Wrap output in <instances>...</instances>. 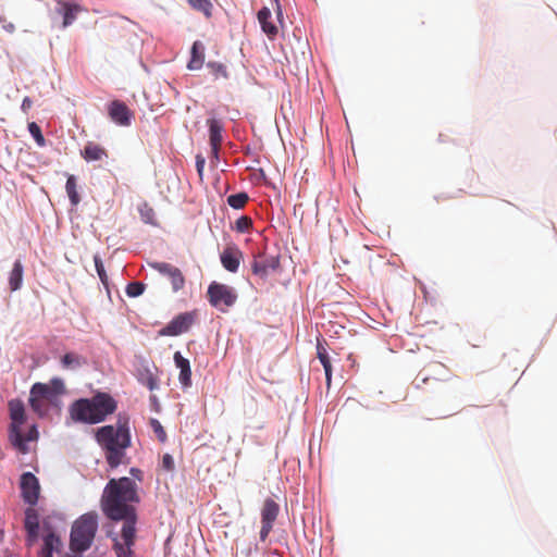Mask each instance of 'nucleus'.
<instances>
[{"instance_id": "obj_1", "label": "nucleus", "mask_w": 557, "mask_h": 557, "mask_svg": "<svg viewBox=\"0 0 557 557\" xmlns=\"http://www.w3.org/2000/svg\"><path fill=\"white\" fill-rule=\"evenodd\" d=\"M139 502L137 483L123 476L109 480L104 486L100 506L102 512L110 520L136 523L137 515L134 504Z\"/></svg>"}, {"instance_id": "obj_2", "label": "nucleus", "mask_w": 557, "mask_h": 557, "mask_svg": "<svg viewBox=\"0 0 557 557\" xmlns=\"http://www.w3.org/2000/svg\"><path fill=\"white\" fill-rule=\"evenodd\" d=\"M96 441L104 453L107 463L111 469L125 463L126 450L131 447L128 418L119 414L114 425H103L96 431Z\"/></svg>"}, {"instance_id": "obj_3", "label": "nucleus", "mask_w": 557, "mask_h": 557, "mask_svg": "<svg viewBox=\"0 0 557 557\" xmlns=\"http://www.w3.org/2000/svg\"><path fill=\"white\" fill-rule=\"evenodd\" d=\"M117 408L115 399L107 393H97L91 398H81L71 404L70 418L74 422L97 424L107 419Z\"/></svg>"}, {"instance_id": "obj_4", "label": "nucleus", "mask_w": 557, "mask_h": 557, "mask_svg": "<svg viewBox=\"0 0 557 557\" xmlns=\"http://www.w3.org/2000/svg\"><path fill=\"white\" fill-rule=\"evenodd\" d=\"M98 530V517L96 512H87L76 519L72 525L70 547L72 552L82 554L87 550Z\"/></svg>"}, {"instance_id": "obj_5", "label": "nucleus", "mask_w": 557, "mask_h": 557, "mask_svg": "<svg viewBox=\"0 0 557 557\" xmlns=\"http://www.w3.org/2000/svg\"><path fill=\"white\" fill-rule=\"evenodd\" d=\"M11 425H10V438L14 447L21 453L27 451L25 446L24 435L22 434V425L26 421L25 407L21 399H11L8 404Z\"/></svg>"}, {"instance_id": "obj_6", "label": "nucleus", "mask_w": 557, "mask_h": 557, "mask_svg": "<svg viewBox=\"0 0 557 557\" xmlns=\"http://www.w3.org/2000/svg\"><path fill=\"white\" fill-rule=\"evenodd\" d=\"M207 296L210 305L221 311H226L237 300V293L233 287L218 282L209 285Z\"/></svg>"}, {"instance_id": "obj_7", "label": "nucleus", "mask_w": 557, "mask_h": 557, "mask_svg": "<svg viewBox=\"0 0 557 557\" xmlns=\"http://www.w3.org/2000/svg\"><path fill=\"white\" fill-rule=\"evenodd\" d=\"M280 256L267 255L259 252L255 255L251 263L252 273L262 280H265L271 272H276L280 269Z\"/></svg>"}, {"instance_id": "obj_8", "label": "nucleus", "mask_w": 557, "mask_h": 557, "mask_svg": "<svg viewBox=\"0 0 557 557\" xmlns=\"http://www.w3.org/2000/svg\"><path fill=\"white\" fill-rule=\"evenodd\" d=\"M136 523L124 522L121 531L122 542L114 539L113 549L117 557H133L132 547L135 544Z\"/></svg>"}, {"instance_id": "obj_9", "label": "nucleus", "mask_w": 557, "mask_h": 557, "mask_svg": "<svg viewBox=\"0 0 557 557\" xmlns=\"http://www.w3.org/2000/svg\"><path fill=\"white\" fill-rule=\"evenodd\" d=\"M280 513V505L272 498H267L261 508L260 540L264 542L273 529Z\"/></svg>"}, {"instance_id": "obj_10", "label": "nucleus", "mask_w": 557, "mask_h": 557, "mask_svg": "<svg viewBox=\"0 0 557 557\" xmlns=\"http://www.w3.org/2000/svg\"><path fill=\"white\" fill-rule=\"evenodd\" d=\"M196 314L194 312H183L171 320L159 331L160 336H178L186 333L194 324Z\"/></svg>"}, {"instance_id": "obj_11", "label": "nucleus", "mask_w": 557, "mask_h": 557, "mask_svg": "<svg viewBox=\"0 0 557 557\" xmlns=\"http://www.w3.org/2000/svg\"><path fill=\"white\" fill-rule=\"evenodd\" d=\"M21 495L25 503L30 506L37 504L40 485L38 479L32 472H24L20 481Z\"/></svg>"}, {"instance_id": "obj_12", "label": "nucleus", "mask_w": 557, "mask_h": 557, "mask_svg": "<svg viewBox=\"0 0 557 557\" xmlns=\"http://www.w3.org/2000/svg\"><path fill=\"white\" fill-rule=\"evenodd\" d=\"M110 119L117 125L129 126L134 116L128 107L121 100H113L108 106Z\"/></svg>"}, {"instance_id": "obj_13", "label": "nucleus", "mask_w": 557, "mask_h": 557, "mask_svg": "<svg viewBox=\"0 0 557 557\" xmlns=\"http://www.w3.org/2000/svg\"><path fill=\"white\" fill-rule=\"evenodd\" d=\"M244 259L242 250L235 245H227L220 255V260L225 270L236 273Z\"/></svg>"}, {"instance_id": "obj_14", "label": "nucleus", "mask_w": 557, "mask_h": 557, "mask_svg": "<svg viewBox=\"0 0 557 557\" xmlns=\"http://www.w3.org/2000/svg\"><path fill=\"white\" fill-rule=\"evenodd\" d=\"M149 265L159 273L169 276L174 292H177L184 287L185 278L178 268L166 262H152L149 263Z\"/></svg>"}, {"instance_id": "obj_15", "label": "nucleus", "mask_w": 557, "mask_h": 557, "mask_svg": "<svg viewBox=\"0 0 557 557\" xmlns=\"http://www.w3.org/2000/svg\"><path fill=\"white\" fill-rule=\"evenodd\" d=\"M45 534L42 537L44 544L38 553V557H53V553H59L63 546L62 541L54 531L45 527Z\"/></svg>"}, {"instance_id": "obj_16", "label": "nucleus", "mask_w": 557, "mask_h": 557, "mask_svg": "<svg viewBox=\"0 0 557 557\" xmlns=\"http://www.w3.org/2000/svg\"><path fill=\"white\" fill-rule=\"evenodd\" d=\"M84 9L79 4L70 3L66 1L59 0L55 5V13L63 17L62 26L67 27L73 24L78 13L83 12Z\"/></svg>"}, {"instance_id": "obj_17", "label": "nucleus", "mask_w": 557, "mask_h": 557, "mask_svg": "<svg viewBox=\"0 0 557 557\" xmlns=\"http://www.w3.org/2000/svg\"><path fill=\"white\" fill-rule=\"evenodd\" d=\"M207 124L209 126V141L211 151L216 152V150H220L223 141L222 133L224 131V125L218 119H209Z\"/></svg>"}, {"instance_id": "obj_18", "label": "nucleus", "mask_w": 557, "mask_h": 557, "mask_svg": "<svg viewBox=\"0 0 557 557\" xmlns=\"http://www.w3.org/2000/svg\"><path fill=\"white\" fill-rule=\"evenodd\" d=\"M176 368L180 369L178 381L183 387L191 385V369L189 360L184 358L180 351L173 356Z\"/></svg>"}, {"instance_id": "obj_19", "label": "nucleus", "mask_w": 557, "mask_h": 557, "mask_svg": "<svg viewBox=\"0 0 557 557\" xmlns=\"http://www.w3.org/2000/svg\"><path fill=\"white\" fill-rule=\"evenodd\" d=\"M81 156L87 162L102 161L109 157L107 149L94 141H88L85 145Z\"/></svg>"}, {"instance_id": "obj_20", "label": "nucleus", "mask_w": 557, "mask_h": 557, "mask_svg": "<svg viewBox=\"0 0 557 557\" xmlns=\"http://www.w3.org/2000/svg\"><path fill=\"white\" fill-rule=\"evenodd\" d=\"M257 18L261 25L262 32L269 37V39H274L278 34V28L275 24H273L271 18V11L269 8H262L258 14Z\"/></svg>"}, {"instance_id": "obj_21", "label": "nucleus", "mask_w": 557, "mask_h": 557, "mask_svg": "<svg viewBox=\"0 0 557 557\" xmlns=\"http://www.w3.org/2000/svg\"><path fill=\"white\" fill-rule=\"evenodd\" d=\"M205 62V47L200 41H195L191 47L190 60L187 64L189 70H199Z\"/></svg>"}, {"instance_id": "obj_22", "label": "nucleus", "mask_w": 557, "mask_h": 557, "mask_svg": "<svg viewBox=\"0 0 557 557\" xmlns=\"http://www.w3.org/2000/svg\"><path fill=\"white\" fill-rule=\"evenodd\" d=\"M317 356L324 368L326 385L330 386L332 380V364L327 350L320 341H318L317 344Z\"/></svg>"}, {"instance_id": "obj_23", "label": "nucleus", "mask_w": 557, "mask_h": 557, "mask_svg": "<svg viewBox=\"0 0 557 557\" xmlns=\"http://www.w3.org/2000/svg\"><path fill=\"white\" fill-rule=\"evenodd\" d=\"M86 363V358L76 352H67L61 358V366L66 370H75Z\"/></svg>"}, {"instance_id": "obj_24", "label": "nucleus", "mask_w": 557, "mask_h": 557, "mask_svg": "<svg viewBox=\"0 0 557 557\" xmlns=\"http://www.w3.org/2000/svg\"><path fill=\"white\" fill-rule=\"evenodd\" d=\"M23 282V264L16 260L9 275V285L12 292L21 288Z\"/></svg>"}, {"instance_id": "obj_25", "label": "nucleus", "mask_w": 557, "mask_h": 557, "mask_svg": "<svg viewBox=\"0 0 557 557\" xmlns=\"http://www.w3.org/2000/svg\"><path fill=\"white\" fill-rule=\"evenodd\" d=\"M65 189L71 205L76 207L81 202V197L77 191V180L73 174L67 175Z\"/></svg>"}, {"instance_id": "obj_26", "label": "nucleus", "mask_w": 557, "mask_h": 557, "mask_svg": "<svg viewBox=\"0 0 557 557\" xmlns=\"http://www.w3.org/2000/svg\"><path fill=\"white\" fill-rule=\"evenodd\" d=\"M24 528L25 531L39 530V515L33 507L25 510Z\"/></svg>"}, {"instance_id": "obj_27", "label": "nucleus", "mask_w": 557, "mask_h": 557, "mask_svg": "<svg viewBox=\"0 0 557 557\" xmlns=\"http://www.w3.org/2000/svg\"><path fill=\"white\" fill-rule=\"evenodd\" d=\"M30 394L33 396L45 398V400L51 401L55 396L49 389V386L45 383H35L30 388Z\"/></svg>"}, {"instance_id": "obj_28", "label": "nucleus", "mask_w": 557, "mask_h": 557, "mask_svg": "<svg viewBox=\"0 0 557 557\" xmlns=\"http://www.w3.org/2000/svg\"><path fill=\"white\" fill-rule=\"evenodd\" d=\"M249 200V196L247 195V193H237V194H233V195H230L227 197V205L230 207H232L233 209H243L247 202Z\"/></svg>"}, {"instance_id": "obj_29", "label": "nucleus", "mask_w": 557, "mask_h": 557, "mask_svg": "<svg viewBox=\"0 0 557 557\" xmlns=\"http://www.w3.org/2000/svg\"><path fill=\"white\" fill-rule=\"evenodd\" d=\"M188 4L199 12H202L207 17L211 16L212 3L210 0H187Z\"/></svg>"}, {"instance_id": "obj_30", "label": "nucleus", "mask_w": 557, "mask_h": 557, "mask_svg": "<svg viewBox=\"0 0 557 557\" xmlns=\"http://www.w3.org/2000/svg\"><path fill=\"white\" fill-rule=\"evenodd\" d=\"M207 67L210 71L214 79L228 78L226 66L219 62H208Z\"/></svg>"}, {"instance_id": "obj_31", "label": "nucleus", "mask_w": 557, "mask_h": 557, "mask_svg": "<svg viewBox=\"0 0 557 557\" xmlns=\"http://www.w3.org/2000/svg\"><path fill=\"white\" fill-rule=\"evenodd\" d=\"M29 405L32 409L38 413L39 416H44L47 412V405L45 403V398L29 395Z\"/></svg>"}, {"instance_id": "obj_32", "label": "nucleus", "mask_w": 557, "mask_h": 557, "mask_svg": "<svg viewBox=\"0 0 557 557\" xmlns=\"http://www.w3.org/2000/svg\"><path fill=\"white\" fill-rule=\"evenodd\" d=\"M28 131L39 147H44L46 145L45 137H44L41 129L37 123H35V122L29 123Z\"/></svg>"}, {"instance_id": "obj_33", "label": "nucleus", "mask_w": 557, "mask_h": 557, "mask_svg": "<svg viewBox=\"0 0 557 557\" xmlns=\"http://www.w3.org/2000/svg\"><path fill=\"white\" fill-rule=\"evenodd\" d=\"M252 227V220L251 218L247 215H242L238 218L235 222V231L238 233H246L249 232Z\"/></svg>"}, {"instance_id": "obj_34", "label": "nucleus", "mask_w": 557, "mask_h": 557, "mask_svg": "<svg viewBox=\"0 0 557 557\" xmlns=\"http://www.w3.org/2000/svg\"><path fill=\"white\" fill-rule=\"evenodd\" d=\"M145 284L141 282H132L126 286V295L128 297H138L145 292Z\"/></svg>"}, {"instance_id": "obj_35", "label": "nucleus", "mask_w": 557, "mask_h": 557, "mask_svg": "<svg viewBox=\"0 0 557 557\" xmlns=\"http://www.w3.org/2000/svg\"><path fill=\"white\" fill-rule=\"evenodd\" d=\"M49 389L57 397L58 395H62L65 392L64 382L59 377H53L48 384Z\"/></svg>"}, {"instance_id": "obj_36", "label": "nucleus", "mask_w": 557, "mask_h": 557, "mask_svg": "<svg viewBox=\"0 0 557 557\" xmlns=\"http://www.w3.org/2000/svg\"><path fill=\"white\" fill-rule=\"evenodd\" d=\"M150 425H151V429L153 430L156 436L158 437V440L160 442L164 443L166 441V433H165V430L163 429V426L161 425V423L159 422V420L151 419Z\"/></svg>"}, {"instance_id": "obj_37", "label": "nucleus", "mask_w": 557, "mask_h": 557, "mask_svg": "<svg viewBox=\"0 0 557 557\" xmlns=\"http://www.w3.org/2000/svg\"><path fill=\"white\" fill-rule=\"evenodd\" d=\"M94 261H95V267H96L98 276H99L100 281L106 285L108 283V275L106 273L102 260L99 256L96 255L94 257Z\"/></svg>"}, {"instance_id": "obj_38", "label": "nucleus", "mask_w": 557, "mask_h": 557, "mask_svg": "<svg viewBox=\"0 0 557 557\" xmlns=\"http://www.w3.org/2000/svg\"><path fill=\"white\" fill-rule=\"evenodd\" d=\"M162 468L168 472H171L175 469V462H174V458L172 457V455H170V454L163 455Z\"/></svg>"}, {"instance_id": "obj_39", "label": "nucleus", "mask_w": 557, "mask_h": 557, "mask_svg": "<svg viewBox=\"0 0 557 557\" xmlns=\"http://www.w3.org/2000/svg\"><path fill=\"white\" fill-rule=\"evenodd\" d=\"M39 536V530H28L26 531V545L32 547L35 545Z\"/></svg>"}, {"instance_id": "obj_40", "label": "nucleus", "mask_w": 557, "mask_h": 557, "mask_svg": "<svg viewBox=\"0 0 557 557\" xmlns=\"http://www.w3.org/2000/svg\"><path fill=\"white\" fill-rule=\"evenodd\" d=\"M143 383L150 391H154L158 387V379L152 373H148V375L145 377V380H143Z\"/></svg>"}, {"instance_id": "obj_41", "label": "nucleus", "mask_w": 557, "mask_h": 557, "mask_svg": "<svg viewBox=\"0 0 557 557\" xmlns=\"http://www.w3.org/2000/svg\"><path fill=\"white\" fill-rule=\"evenodd\" d=\"M38 437V431L35 425H32L26 436H24L25 444L30 441H35Z\"/></svg>"}, {"instance_id": "obj_42", "label": "nucleus", "mask_w": 557, "mask_h": 557, "mask_svg": "<svg viewBox=\"0 0 557 557\" xmlns=\"http://www.w3.org/2000/svg\"><path fill=\"white\" fill-rule=\"evenodd\" d=\"M205 163H206L205 158L200 154H197L196 156V168H197V172L200 177L202 176V173H203Z\"/></svg>"}, {"instance_id": "obj_43", "label": "nucleus", "mask_w": 557, "mask_h": 557, "mask_svg": "<svg viewBox=\"0 0 557 557\" xmlns=\"http://www.w3.org/2000/svg\"><path fill=\"white\" fill-rule=\"evenodd\" d=\"M33 106V101L29 97H25L22 101V106H21V109L24 111V112H27Z\"/></svg>"}, {"instance_id": "obj_44", "label": "nucleus", "mask_w": 557, "mask_h": 557, "mask_svg": "<svg viewBox=\"0 0 557 557\" xmlns=\"http://www.w3.org/2000/svg\"><path fill=\"white\" fill-rule=\"evenodd\" d=\"M275 5H276V15H277V18L281 21L282 16H283V12H282V8H281V4H280V0H273Z\"/></svg>"}, {"instance_id": "obj_45", "label": "nucleus", "mask_w": 557, "mask_h": 557, "mask_svg": "<svg viewBox=\"0 0 557 557\" xmlns=\"http://www.w3.org/2000/svg\"><path fill=\"white\" fill-rule=\"evenodd\" d=\"M131 474L135 478H137L139 481L141 480V471L137 468L131 469Z\"/></svg>"}, {"instance_id": "obj_46", "label": "nucleus", "mask_w": 557, "mask_h": 557, "mask_svg": "<svg viewBox=\"0 0 557 557\" xmlns=\"http://www.w3.org/2000/svg\"><path fill=\"white\" fill-rule=\"evenodd\" d=\"M3 28L8 32V33H13L15 30V26L13 23H5L3 25Z\"/></svg>"}, {"instance_id": "obj_47", "label": "nucleus", "mask_w": 557, "mask_h": 557, "mask_svg": "<svg viewBox=\"0 0 557 557\" xmlns=\"http://www.w3.org/2000/svg\"><path fill=\"white\" fill-rule=\"evenodd\" d=\"M219 151L220 150H216V152L211 151L212 158L215 159L216 161L219 160Z\"/></svg>"}, {"instance_id": "obj_48", "label": "nucleus", "mask_w": 557, "mask_h": 557, "mask_svg": "<svg viewBox=\"0 0 557 557\" xmlns=\"http://www.w3.org/2000/svg\"><path fill=\"white\" fill-rule=\"evenodd\" d=\"M0 22H4V20L2 17H0Z\"/></svg>"}]
</instances>
